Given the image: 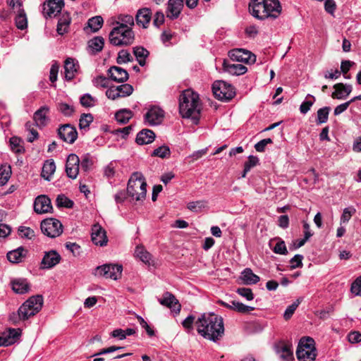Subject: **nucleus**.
I'll list each match as a JSON object with an SVG mask.
<instances>
[{"label":"nucleus","mask_w":361,"mask_h":361,"mask_svg":"<svg viewBox=\"0 0 361 361\" xmlns=\"http://www.w3.org/2000/svg\"><path fill=\"white\" fill-rule=\"evenodd\" d=\"M302 301V298H298L293 304L289 305L284 312L283 318L288 320L291 318L298 305Z\"/></svg>","instance_id":"46"},{"label":"nucleus","mask_w":361,"mask_h":361,"mask_svg":"<svg viewBox=\"0 0 361 361\" xmlns=\"http://www.w3.org/2000/svg\"><path fill=\"white\" fill-rule=\"evenodd\" d=\"M109 40L114 46H130L134 42L135 33L133 29L114 26L109 32Z\"/></svg>","instance_id":"6"},{"label":"nucleus","mask_w":361,"mask_h":361,"mask_svg":"<svg viewBox=\"0 0 361 361\" xmlns=\"http://www.w3.org/2000/svg\"><path fill=\"white\" fill-rule=\"evenodd\" d=\"M236 293L249 301L254 298L252 290L248 288H238L236 290Z\"/></svg>","instance_id":"60"},{"label":"nucleus","mask_w":361,"mask_h":361,"mask_svg":"<svg viewBox=\"0 0 361 361\" xmlns=\"http://www.w3.org/2000/svg\"><path fill=\"white\" fill-rule=\"evenodd\" d=\"M159 302L172 309L174 312H179L180 310V305L178 301L176 299L174 295L169 292L164 293L163 298L159 300Z\"/></svg>","instance_id":"27"},{"label":"nucleus","mask_w":361,"mask_h":361,"mask_svg":"<svg viewBox=\"0 0 361 361\" xmlns=\"http://www.w3.org/2000/svg\"><path fill=\"white\" fill-rule=\"evenodd\" d=\"M133 92V87L130 84H122L117 86H111L106 91V96L111 100L121 97L130 96Z\"/></svg>","instance_id":"11"},{"label":"nucleus","mask_w":361,"mask_h":361,"mask_svg":"<svg viewBox=\"0 0 361 361\" xmlns=\"http://www.w3.org/2000/svg\"><path fill=\"white\" fill-rule=\"evenodd\" d=\"M6 336H9V341H11V345L16 343L17 339L20 336L21 331L20 329H8L6 331H4Z\"/></svg>","instance_id":"56"},{"label":"nucleus","mask_w":361,"mask_h":361,"mask_svg":"<svg viewBox=\"0 0 361 361\" xmlns=\"http://www.w3.org/2000/svg\"><path fill=\"white\" fill-rule=\"evenodd\" d=\"M123 267L118 264H104L97 267L95 269L94 275L103 276L106 279L117 280L121 276Z\"/></svg>","instance_id":"10"},{"label":"nucleus","mask_w":361,"mask_h":361,"mask_svg":"<svg viewBox=\"0 0 361 361\" xmlns=\"http://www.w3.org/2000/svg\"><path fill=\"white\" fill-rule=\"evenodd\" d=\"M207 206V202L205 200H198L195 202H190L187 204V208L195 212H200L202 209Z\"/></svg>","instance_id":"47"},{"label":"nucleus","mask_w":361,"mask_h":361,"mask_svg":"<svg viewBox=\"0 0 361 361\" xmlns=\"http://www.w3.org/2000/svg\"><path fill=\"white\" fill-rule=\"evenodd\" d=\"M232 307L233 310L242 314L248 313L255 309L253 307L245 305L243 303L236 300H233Z\"/></svg>","instance_id":"48"},{"label":"nucleus","mask_w":361,"mask_h":361,"mask_svg":"<svg viewBox=\"0 0 361 361\" xmlns=\"http://www.w3.org/2000/svg\"><path fill=\"white\" fill-rule=\"evenodd\" d=\"M223 70L233 75H241L247 71L246 66L239 63H231L224 59L222 63Z\"/></svg>","instance_id":"22"},{"label":"nucleus","mask_w":361,"mask_h":361,"mask_svg":"<svg viewBox=\"0 0 361 361\" xmlns=\"http://www.w3.org/2000/svg\"><path fill=\"white\" fill-rule=\"evenodd\" d=\"M335 91L332 93L331 97L334 99H345L352 92L353 87L351 85L337 83L334 85Z\"/></svg>","instance_id":"23"},{"label":"nucleus","mask_w":361,"mask_h":361,"mask_svg":"<svg viewBox=\"0 0 361 361\" xmlns=\"http://www.w3.org/2000/svg\"><path fill=\"white\" fill-rule=\"evenodd\" d=\"M195 319V317L194 316L189 315L183 321L182 325L188 332L193 329V324L196 322Z\"/></svg>","instance_id":"64"},{"label":"nucleus","mask_w":361,"mask_h":361,"mask_svg":"<svg viewBox=\"0 0 361 361\" xmlns=\"http://www.w3.org/2000/svg\"><path fill=\"white\" fill-rule=\"evenodd\" d=\"M18 233L21 238L32 239L35 236V232L29 227L20 226L18 228Z\"/></svg>","instance_id":"58"},{"label":"nucleus","mask_w":361,"mask_h":361,"mask_svg":"<svg viewBox=\"0 0 361 361\" xmlns=\"http://www.w3.org/2000/svg\"><path fill=\"white\" fill-rule=\"evenodd\" d=\"M71 23V17L68 14H63L58 21L57 32L59 35H63L68 30L69 25Z\"/></svg>","instance_id":"37"},{"label":"nucleus","mask_w":361,"mask_h":361,"mask_svg":"<svg viewBox=\"0 0 361 361\" xmlns=\"http://www.w3.org/2000/svg\"><path fill=\"white\" fill-rule=\"evenodd\" d=\"M171 154L170 148L166 145H162L157 149H155L152 155L154 157H158L160 158H166L169 157Z\"/></svg>","instance_id":"51"},{"label":"nucleus","mask_w":361,"mask_h":361,"mask_svg":"<svg viewBox=\"0 0 361 361\" xmlns=\"http://www.w3.org/2000/svg\"><path fill=\"white\" fill-rule=\"evenodd\" d=\"M61 259L60 255L55 250L46 252L42 259V269H51L58 264Z\"/></svg>","instance_id":"17"},{"label":"nucleus","mask_w":361,"mask_h":361,"mask_svg":"<svg viewBox=\"0 0 361 361\" xmlns=\"http://www.w3.org/2000/svg\"><path fill=\"white\" fill-rule=\"evenodd\" d=\"M11 149L16 154H23L25 152L23 141L18 137H12L9 140Z\"/></svg>","instance_id":"40"},{"label":"nucleus","mask_w":361,"mask_h":361,"mask_svg":"<svg viewBox=\"0 0 361 361\" xmlns=\"http://www.w3.org/2000/svg\"><path fill=\"white\" fill-rule=\"evenodd\" d=\"M133 61V58L128 50L122 49L118 51L116 62L118 64L126 63Z\"/></svg>","instance_id":"45"},{"label":"nucleus","mask_w":361,"mask_h":361,"mask_svg":"<svg viewBox=\"0 0 361 361\" xmlns=\"http://www.w3.org/2000/svg\"><path fill=\"white\" fill-rule=\"evenodd\" d=\"M91 237L92 241L97 245L104 246L108 242L105 230L97 224L93 225L92 228Z\"/></svg>","instance_id":"16"},{"label":"nucleus","mask_w":361,"mask_h":361,"mask_svg":"<svg viewBox=\"0 0 361 361\" xmlns=\"http://www.w3.org/2000/svg\"><path fill=\"white\" fill-rule=\"evenodd\" d=\"M155 138V133L149 129H143L139 132L136 137V142L138 145H147L152 143Z\"/></svg>","instance_id":"28"},{"label":"nucleus","mask_w":361,"mask_h":361,"mask_svg":"<svg viewBox=\"0 0 361 361\" xmlns=\"http://www.w3.org/2000/svg\"><path fill=\"white\" fill-rule=\"evenodd\" d=\"M104 39L102 37H94L88 41V48L92 54L100 52L104 47Z\"/></svg>","instance_id":"34"},{"label":"nucleus","mask_w":361,"mask_h":361,"mask_svg":"<svg viewBox=\"0 0 361 361\" xmlns=\"http://www.w3.org/2000/svg\"><path fill=\"white\" fill-rule=\"evenodd\" d=\"M299 361H314L316 357L314 341L310 337H303L300 340L296 350Z\"/></svg>","instance_id":"7"},{"label":"nucleus","mask_w":361,"mask_h":361,"mask_svg":"<svg viewBox=\"0 0 361 361\" xmlns=\"http://www.w3.org/2000/svg\"><path fill=\"white\" fill-rule=\"evenodd\" d=\"M96 99L92 97L90 94H85L80 97V104L85 107H92L94 106Z\"/></svg>","instance_id":"57"},{"label":"nucleus","mask_w":361,"mask_h":361,"mask_svg":"<svg viewBox=\"0 0 361 361\" xmlns=\"http://www.w3.org/2000/svg\"><path fill=\"white\" fill-rule=\"evenodd\" d=\"M49 112V108L47 106H43L35 112L33 119L38 127L42 128L47 124Z\"/></svg>","instance_id":"24"},{"label":"nucleus","mask_w":361,"mask_h":361,"mask_svg":"<svg viewBox=\"0 0 361 361\" xmlns=\"http://www.w3.org/2000/svg\"><path fill=\"white\" fill-rule=\"evenodd\" d=\"M232 61L252 64L256 61V56L250 51L243 49H235L228 52Z\"/></svg>","instance_id":"12"},{"label":"nucleus","mask_w":361,"mask_h":361,"mask_svg":"<svg viewBox=\"0 0 361 361\" xmlns=\"http://www.w3.org/2000/svg\"><path fill=\"white\" fill-rule=\"evenodd\" d=\"M331 109L329 106H325L319 109L317 111V123L318 124L324 123L328 121L329 114Z\"/></svg>","instance_id":"49"},{"label":"nucleus","mask_w":361,"mask_h":361,"mask_svg":"<svg viewBox=\"0 0 361 361\" xmlns=\"http://www.w3.org/2000/svg\"><path fill=\"white\" fill-rule=\"evenodd\" d=\"M179 112L183 118H191L197 123L200 114L199 95L191 90H184L179 99Z\"/></svg>","instance_id":"3"},{"label":"nucleus","mask_w":361,"mask_h":361,"mask_svg":"<svg viewBox=\"0 0 361 361\" xmlns=\"http://www.w3.org/2000/svg\"><path fill=\"white\" fill-rule=\"evenodd\" d=\"M195 326L198 334L210 341H216L224 334V320L215 314H203L196 320Z\"/></svg>","instance_id":"1"},{"label":"nucleus","mask_w":361,"mask_h":361,"mask_svg":"<svg viewBox=\"0 0 361 361\" xmlns=\"http://www.w3.org/2000/svg\"><path fill=\"white\" fill-rule=\"evenodd\" d=\"M152 18V12L149 8H143L139 9L135 16V20L138 25H142L147 28Z\"/></svg>","instance_id":"26"},{"label":"nucleus","mask_w":361,"mask_h":361,"mask_svg":"<svg viewBox=\"0 0 361 361\" xmlns=\"http://www.w3.org/2000/svg\"><path fill=\"white\" fill-rule=\"evenodd\" d=\"M78 65L75 63L74 60L68 58L66 60L64 64L65 69V78L67 80H71L74 78L75 73L78 71Z\"/></svg>","instance_id":"32"},{"label":"nucleus","mask_w":361,"mask_h":361,"mask_svg":"<svg viewBox=\"0 0 361 361\" xmlns=\"http://www.w3.org/2000/svg\"><path fill=\"white\" fill-rule=\"evenodd\" d=\"M164 116V111L158 106H152L145 115V121L149 126H156L161 123Z\"/></svg>","instance_id":"14"},{"label":"nucleus","mask_w":361,"mask_h":361,"mask_svg":"<svg viewBox=\"0 0 361 361\" xmlns=\"http://www.w3.org/2000/svg\"><path fill=\"white\" fill-rule=\"evenodd\" d=\"M133 54L140 66H144L149 52L143 47H133Z\"/></svg>","instance_id":"36"},{"label":"nucleus","mask_w":361,"mask_h":361,"mask_svg":"<svg viewBox=\"0 0 361 361\" xmlns=\"http://www.w3.org/2000/svg\"><path fill=\"white\" fill-rule=\"evenodd\" d=\"M308 98H310L311 99H307V100L304 101L300 106V111L302 114H305L310 111L311 106L314 104V103L316 100L315 97L310 94H307V96L306 97V99H308Z\"/></svg>","instance_id":"50"},{"label":"nucleus","mask_w":361,"mask_h":361,"mask_svg":"<svg viewBox=\"0 0 361 361\" xmlns=\"http://www.w3.org/2000/svg\"><path fill=\"white\" fill-rule=\"evenodd\" d=\"M183 0H169L166 17L170 19L177 18L183 8Z\"/></svg>","instance_id":"21"},{"label":"nucleus","mask_w":361,"mask_h":361,"mask_svg":"<svg viewBox=\"0 0 361 361\" xmlns=\"http://www.w3.org/2000/svg\"><path fill=\"white\" fill-rule=\"evenodd\" d=\"M59 137L63 141L72 144L78 137V132L73 126L70 124L61 126L58 130Z\"/></svg>","instance_id":"15"},{"label":"nucleus","mask_w":361,"mask_h":361,"mask_svg":"<svg viewBox=\"0 0 361 361\" xmlns=\"http://www.w3.org/2000/svg\"><path fill=\"white\" fill-rule=\"evenodd\" d=\"M240 279L245 285H253L258 283L260 279L253 273L251 269L246 268L242 271Z\"/></svg>","instance_id":"33"},{"label":"nucleus","mask_w":361,"mask_h":361,"mask_svg":"<svg viewBox=\"0 0 361 361\" xmlns=\"http://www.w3.org/2000/svg\"><path fill=\"white\" fill-rule=\"evenodd\" d=\"M43 298L40 295L30 297L18 308L17 312L9 315V320L13 324H18L20 321L27 320L30 317L38 313L43 305Z\"/></svg>","instance_id":"4"},{"label":"nucleus","mask_w":361,"mask_h":361,"mask_svg":"<svg viewBox=\"0 0 361 361\" xmlns=\"http://www.w3.org/2000/svg\"><path fill=\"white\" fill-rule=\"evenodd\" d=\"M57 108L65 116H71L75 111L73 106L64 102L59 103Z\"/></svg>","instance_id":"52"},{"label":"nucleus","mask_w":361,"mask_h":361,"mask_svg":"<svg viewBox=\"0 0 361 361\" xmlns=\"http://www.w3.org/2000/svg\"><path fill=\"white\" fill-rule=\"evenodd\" d=\"M258 163L259 159L257 157L252 155L249 156L248 160L245 163L242 177L245 178L250 169L257 166Z\"/></svg>","instance_id":"44"},{"label":"nucleus","mask_w":361,"mask_h":361,"mask_svg":"<svg viewBox=\"0 0 361 361\" xmlns=\"http://www.w3.org/2000/svg\"><path fill=\"white\" fill-rule=\"evenodd\" d=\"M25 128L30 133V135L27 137L29 142H32L38 138L39 134L37 131L32 128V124L30 122L25 123Z\"/></svg>","instance_id":"62"},{"label":"nucleus","mask_w":361,"mask_h":361,"mask_svg":"<svg viewBox=\"0 0 361 361\" xmlns=\"http://www.w3.org/2000/svg\"><path fill=\"white\" fill-rule=\"evenodd\" d=\"M80 169V159L75 154L68 155L66 164V172L67 176L72 179H75L78 176Z\"/></svg>","instance_id":"13"},{"label":"nucleus","mask_w":361,"mask_h":361,"mask_svg":"<svg viewBox=\"0 0 361 361\" xmlns=\"http://www.w3.org/2000/svg\"><path fill=\"white\" fill-rule=\"evenodd\" d=\"M350 290L355 295L361 296V276L357 277L351 285Z\"/></svg>","instance_id":"63"},{"label":"nucleus","mask_w":361,"mask_h":361,"mask_svg":"<svg viewBox=\"0 0 361 361\" xmlns=\"http://www.w3.org/2000/svg\"><path fill=\"white\" fill-rule=\"evenodd\" d=\"M80 163V167L84 171H88L93 164L92 160L88 154L85 155Z\"/></svg>","instance_id":"61"},{"label":"nucleus","mask_w":361,"mask_h":361,"mask_svg":"<svg viewBox=\"0 0 361 361\" xmlns=\"http://www.w3.org/2000/svg\"><path fill=\"white\" fill-rule=\"evenodd\" d=\"M15 22L16 27L18 29L24 30L27 26V20L26 17V14L23 9L19 8L18 13L16 16Z\"/></svg>","instance_id":"41"},{"label":"nucleus","mask_w":361,"mask_h":361,"mask_svg":"<svg viewBox=\"0 0 361 361\" xmlns=\"http://www.w3.org/2000/svg\"><path fill=\"white\" fill-rule=\"evenodd\" d=\"M93 85L97 87L106 88L109 87V79L104 76L99 75L94 78Z\"/></svg>","instance_id":"59"},{"label":"nucleus","mask_w":361,"mask_h":361,"mask_svg":"<svg viewBox=\"0 0 361 361\" xmlns=\"http://www.w3.org/2000/svg\"><path fill=\"white\" fill-rule=\"evenodd\" d=\"M93 121V116L91 114H83L79 120V127L80 129H86Z\"/></svg>","instance_id":"53"},{"label":"nucleus","mask_w":361,"mask_h":361,"mask_svg":"<svg viewBox=\"0 0 361 361\" xmlns=\"http://www.w3.org/2000/svg\"><path fill=\"white\" fill-rule=\"evenodd\" d=\"M103 23V18L99 16H97L90 18L87 21V25L92 31L95 32L102 27Z\"/></svg>","instance_id":"43"},{"label":"nucleus","mask_w":361,"mask_h":361,"mask_svg":"<svg viewBox=\"0 0 361 361\" xmlns=\"http://www.w3.org/2000/svg\"><path fill=\"white\" fill-rule=\"evenodd\" d=\"M63 6V0H48L44 10L47 16L53 17L60 13Z\"/></svg>","instance_id":"25"},{"label":"nucleus","mask_w":361,"mask_h":361,"mask_svg":"<svg viewBox=\"0 0 361 361\" xmlns=\"http://www.w3.org/2000/svg\"><path fill=\"white\" fill-rule=\"evenodd\" d=\"M212 91L215 97L221 101H229L235 94L233 87L223 80L215 81Z\"/></svg>","instance_id":"8"},{"label":"nucleus","mask_w":361,"mask_h":361,"mask_svg":"<svg viewBox=\"0 0 361 361\" xmlns=\"http://www.w3.org/2000/svg\"><path fill=\"white\" fill-rule=\"evenodd\" d=\"M56 204L59 207H64L66 208H71L73 206V202L65 195H61L56 198Z\"/></svg>","instance_id":"54"},{"label":"nucleus","mask_w":361,"mask_h":361,"mask_svg":"<svg viewBox=\"0 0 361 361\" xmlns=\"http://www.w3.org/2000/svg\"><path fill=\"white\" fill-rule=\"evenodd\" d=\"M249 10L257 19L274 20L281 13L282 8L279 0H253L249 4Z\"/></svg>","instance_id":"2"},{"label":"nucleus","mask_w":361,"mask_h":361,"mask_svg":"<svg viewBox=\"0 0 361 361\" xmlns=\"http://www.w3.org/2000/svg\"><path fill=\"white\" fill-rule=\"evenodd\" d=\"M11 175V169L10 166L1 165L0 167V185L3 186L9 180Z\"/></svg>","instance_id":"42"},{"label":"nucleus","mask_w":361,"mask_h":361,"mask_svg":"<svg viewBox=\"0 0 361 361\" xmlns=\"http://www.w3.org/2000/svg\"><path fill=\"white\" fill-rule=\"evenodd\" d=\"M355 212L356 209L353 207L345 208L341 217V223H348Z\"/></svg>","instance_id":"55"},{"label":"nucleus","mask_w":361,"mask_h":361,"mask_svg":"<svg viewBox=\"0 0 361 361\" xmlns=\"http://www.w3.org/2000/svg\"><path fill=\"white\" fill-rule=\"evenodd\" d=\"M276 354L283 361H292L293 360V353L292 345L289 343L280 342L275 345Z\"/></svg>","instance_id":"19"},{"label":"nucleus","mask_w":361,"mask_h":361,"mask_svg":"<svg viewBox=\"0 0 361 361\" xmlns=\"http://www.w3.org/2000/svg\"><path fill=\"white\" fill-rule=\"evenodd\" d=\"M42 232L49 238H56L63 233V225L56 219H47L41 223Z\"/></svg>","instance_id":"9"},{"label":"nucleus","mask_w":361,"mask_h":361,"mask_svg":"<svg viewBox=\"0 0 361 361\" xmlns=\"http://www.w3.org/2000/svg\"><path fill=\"white\" fill-rule=\"evenodd\" d=\"M135 255L145 264H150L152 255L149 252L146 250L143 246L139 245L136 247L135 250Z\"/></svg>","instance_id":"39"},{"label":"nucleus","mask_w":361,"mask_h":361,"mask_svg":"<svg viewBox=\"0 0 361 361\" xmlns=\"http://www.w3.org/2000/svg\"><path fill=\"white\" fill-rule=\"evenodd\" d=\"M56 170V165L53 159L47 160L42 167L41 176L47 180H49Z\"/></svg>","instance_id":"35"},{"label":"nucleus","mask_w":361,"mask_h":361,"mask_svg":"<svg viewBox=\"0 0 361 361\" xmlns=\"http://www.w3.org/2000/svg\"><path fill=\"white\" fill-rule=\"evenodd\" d=\"M52 209L50 199L46 195L38 196L34 202V210L37 214L49 212Z\"/></svg>","instance_id":"18"},{"label":"nucleus","mask_w":361,"mask_h":361,"mask_svg":"<svg viewBox=\"0 0 361 361\" xmlns=\"http://www.w3.org/2000/svg\"><path fill=\"white\" fill-rule=\"evenodd\" d=\"M112 25L118 27L132 29L135 25L134 18L130 15L120 14L117 16V20L113 22Z\"/></svg>","instance_id":"30"},{"label":"nucleus","mask_w":361,"mask_h":361,"mask_svg":"<svg viewBox=\"0 0 361 361\" xmlns=\"http://www.w3.org/2000/svg\"><path fill=\"white\" fill-rule=\"evenodd\" d=\"M133 113L130 109H123L118 111L115 114V118L120 124L127 123L133 117Z\"/></svg>","instance_id":"38"},{"label":"nucleus","mask_w":361,"mask_h":361,"mask_svg":"<svg viewBox=\"0 0 361 361\" xmlns=\"http://www.w3.org/2000/svg\"><path fill=\"white\" fill-rule=\"evenodd\" d=\"M147 183L140 172L132 174L128 183L127 194L133 200L142 202L146 197Z\"/></svg>","instance_id":"5"},{"label":"nucleus","mask_w":361,"mask_h":361,"mask_svg":"<svg viewBox=\"0 0 361 361\" xmlns=\"http://www.w3.org/2000/svg\"><path fill=\"white\" fill-rule=\"evenodd\" d=\"M27 250L23 247H19L16 250L9 251L7 253V259L11 263H20L23 261Z\"/></svg>","instance_id":"29"},{"label":"nucleus","mask_w":361,"mask_h":361,"mask_svg":"<svg viewBox=\"0 0 361 361\" xmlns=\"http://www.w3.org/2000/svg\"><path fill=\"white\" fill-rule=\"evenodd\" d=\"M13 290L18 294H24L27 293L30 289V285L25 279H16L11 281Z\"/></svg>","instance_id":"31"},{"label":"nucleus","mask_w":361,"mask_h":361,"mask_svg":"<svg viewBox=\"0 0 361 361\" xmlns=\"http://www.w3.org/2000/svg\"><path fill=\"white\" fill-rule=\"evenodd\" d=\"M109 78L116 82H124L128 80L129 75L127 71L118 66H111L108 70Z\"/></svg>","instance_id":"20"}]
</instances>
